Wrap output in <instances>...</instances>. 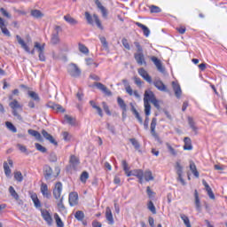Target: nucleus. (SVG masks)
I'll use <instances>...</instances> for the list:
<instances>
[{
    "instance_id": "obj_47",
    "label": "nucleus",
    "mask_w": 227,
    "mask_h": 227,
    "mask_svg": "<svg viewBox=\"0 0 227 227\" xmlns=\"http://www.w3.org/2000/svg\"><path fill=\"white\" fill-rule=\"evenodd\" d=\"M14 179L17 182H22V180H24V176H22V172H20V171L14 172Z\"/></svg>"
},
{
    "instance_id": "obj_32",
    "label": "nucleus",
    "mask_w": 227,
    "mask_h": 227,
    "mask_svg": "<svg viewBox=\"0 0 227 227\" xmlns=\"http://www.w3.org/2000/svg\"><path fill=\"white\" fill-rule=\"evenodd\" d=\"M117 104L121 107V109L123 111L122 115L127 113V104H125V101L121 98H117Z\"/></svg>"
},
{
    "instance_id": "obj_6",
    "label": "nucleus",
    "mask_w": 227,
    "mask_h": 227,
    "mask_svg": "<svg viewBox=\"0 0 227 227\" xmlns=\"http://www.w3.org/2000/svg\"><path fill=\"white\" fill-rule=\"evenodd\" d=\"M61 192H63V184H61V182H58L53 189V196L55 200H59L61 198Z\"/></svg>"
},
{
    "instance_id": "obj_21",
    "label": "nucleus",
    "mask_w": 227,
    "mask_h": 227,
    "mask_svg": "<svg viewBox=\"0 0 227 227\" xmlns=\"http://www.w3.org/2000/svg\"><path fill=\"white\" fill-rule=\"evenodd\" d=\"M41 192L43 196V198H51V192H49V186H47V184H41Z\"/></svg>"
},
{
    "instance_id": "obj_14",
    "label": "nucleus",
    "mask_w": 227,
    "mask_h": 227,
    "mask_svg": "<svg viewBox=\"0 0 227 227\" xmlns=\"http://www.w3.org/2000/svg\"><path fill=\"white\" fill-rule=\"evenodd\" d=\"M138 74L141 77H143L145 81H146V82H149V84H152V76L148 74V72L145 68L143 67L139 68Z\"/></svg>"
},
{
    "instance_id": "obj_24",
    "label": "nucleus",
    "mask_w": 227,
    "mask_h": 227,
    "mask_svg": "<svg viewBox=\"0 0 227 227\" xmlns=\"http://www.w3.org/2000/svg\"><path fill=\"white\" fill-rule=\"evenodd\" d=\"M64 20L67 22V24H70V26H77L79 24V21L75 20L74 17L70 16V14L64 16Z\"/></svg>"
},
{
    "instance_id": "obj_52",
    "label": "nucleus",
    "mask_w": 227,
    "mask_h": 227,
    "mask_svg": "<svg viewBox=\"0 0 227 227\" xmlns=\"http://www.w3.org/2000/svg\"><path fill=\"white\" fill-rule=\"evenodd\" d=\"M85 19L88 22V24H90V26H93V16L90 14V12H85Z\"/></svg>"
},
{
    "instance_id": "obj_60",
    "label": "nucleus",
    "mask_w": 227,
    "mask_h": 227,
    "mask_svg": "<svg viewBox=\"0 0 227 227\" xmlns=\"http://www.w3.org/2000/svg\"><path fill=\"white\" fill-rule=\"evenodd\" d=\"M17 148H19V150L21 152V153H27V148L26 147V145L18 144Z\"/></svg>"
},
{
    "instance_id": "obj_48",
    "label": "nucleus",
    "mask_w": 227,
    "mask_h": 227,
    "mask_svg": "<svg viewBox=\"0 0 227 227\" xmlns=\"http://www.w3.org/2000/svg\"><path fill=\"white\" fill-rule=\"evenodd\" d=\"M93 19L96 22V26L99 28V29H104V27L102 26V22H100V19H98V15L97 14H93Z\"/></svg>"
},
{
    "instance_id": "obj_25",
    "label": "nucleus",
    "mask_w": 227,
    "mask_h": 227,
    "mask_svg": "<svg viewBox=\"0 0 227 227\" xmlns=\"http://www.w3.org/2000/svg\"><path fill=\"white\" fill-rule=\"evenodd\" d=\"M188 125H190V129L194 132V134H198V126H196V122L194 119L191 116L188 117Z\"/></svg>"
},
{
    "instance_id": "obj_5",
    "label": "nucleus",
    "mask_w": 227,
    "mask_h": 227,
    "mask_svg": "<svg viewBox=\"0 0 227 227\" xmlns=\"http://www.w3.org/2000/svg\"><path fill=\"white\" fill-rule=\"evenodd\" d=\"M16 39L18 43L21 46L22 49L25 50L26 52H27L28 54H35V49H33L32 51L29 49V46H27V44L26 43V42H24L23 38L20 37V35H16Z\"/></svg>"
},
{
    "instance_id": "obj_56",
    "label": "nucleus",
    "mask_w": 227,
    "mask_h": 227,
    "mask_svg": "<svg viewBox=\"0 0 227 227\" xmlns=\"http://www.w3.org/2000/svg\"><path fill=\"white\" fill-rule=\"evenodd\" d=\"M134 45L137 49V53H141V52H144L143 51V46H141V43H139V42H134Z\"/></svg>"
},
{
    "instance_id": "obj_40",
    "label": "nucleus",
    "mask_w": 227,
    "mask_h": 227,
    "mask_svg": "<svg viewBox=\"0 0 227 227\" xmlns=\"http://www.w3.org/2000/svg\"><path fill=\"white\" fill-rule=\"evenodd\" d=\"M5 127L8 129V130L13 132L14 134L17 132V128L15 127V125H13V123L10 121L5 122Z\"/></svg>"
},
{
    "instance_id": "obj_26",
    "label": "nucleus",
    "mask_w": 227,
    "mask_h": 227,
    "mask_svg": "<svg viewBox=\"0 0 227 227\" xmlns=\"http://www.w3.org/2000/svg\"><path fill=\"white\" fill-rule=\"evenodd\" d=\"M28 134L32 136L33 137H35L36 141H43V138L42 137V135L40 132L35 130V129H28Z\"/></svg>"
},
{
    "instance_id": "obj_3",
    "label": "nucleus",
    "mask_w": 227,
    "mask_h": 227,
    "mask_svg": "<svg viewBox=\"0 0 227 227\" xmlns=\"http://www.w3.org/2000/svg\"><path fill=\"white\" fill-rule=\"evenodd\" d=\"M67 74H69L71 77H79L81 75V68H79L76 64H70L67 67Z\"/></svg>"
},
{
    "instance_id": "obj_36",
    "label": "nucleus",
    "mask_w": 227,
    "mask_h": 227,
    "mask_svg": "<svg viewBox=\"0 0 227 227\" xmlns=\"http://www.w3.org/2000/svg\"><path fill=\"white\" fill-rule=\"evenodd\" d=\"M34 47L35 49H36L37 52H39V54L41 52H45V43L40 44V43L35 42L34 43Z\"/></svg>"
},
{
    "instance_id": "obj_23",
    "label": "nucleus",
    "mask_w": 227,
    "mask_h": 227,
    "mask_svg": "<svg viewBox=\"0 0 227 227\" xmlns=\"http://www.w3.org/2000/svg\"><path fill=\"white\" fill-rule=\"evenodd\" d=\"M194 198H195V207L198 212L201 211V201L200 200V194L198 193V190L194 191Z\"/></svg>"
},
{
    "instance_id": "obj_59",
    "label": "nucleus",
    "mask_w": 227,
    "mask_h": 227,
    "mask_svg": "<svg viewBox=\"0 0 227 227\" xmlns=\"http://www.w3.org/2000/svg\"><path fill=\"white\" fill-rule=\"evenodd\" d=\"M102 106H103V109H104L105 113H106V114H108V116H111V110H109V106H107V103L103 102Z\"/></svg>"
},
{
    "instance_id": "obj_7",
    "label": "nucleus",
    "mask_w": 227,
    "mask_h": 227,
    "mask_svg": "<svg viewBox=\"0 0 227 227\" xmlns=\"http://www.w3.org/2000/svg\"><path fill=\"white\" fill-rule=\"evenodd\" d=\"M7 160L8 162H4V171L5 176H7V178H10V176H12V168H10V167L13 168V160H12V159H8Z\"/></svg>"
},
{
    "instance_id": "obj_22",
    "label": "nucleus",
    "mask_w": 227,
    "mask_h": 227,
    "mask_svg": "<svg viewBox=\"0 0 227 227\" xmlns=\"http://www.w3.org/2000/svg\"><path fill=\"white\" fill-rule=\"evenodd\" d=\"M106 217L109 222V224H114V218L113 217V211H111V207H107L106 208Z\"/></svg>"
},
{
    "instance_id": "obj_4",
    "label": "nucleus",
    "mask_w": 227,
    "mask_h": 227,
    "mask_svg": "<svg viewBox=\"0 0 227 227\" xmlns=\"http://www.w3.org/2000/svg\"><path fill=\"white\" fill-rule=\"evenodd\" d=\"M156 127H157V118H153L151 122V134L153 137H154L155 141H157V143H160V145H162V140L160 139L157 132H155Z\"/></svg>"
},
{
    "instance_id": "obj_27",
    "label": "nucleus",
    "mask_w": 227,
    "mask_h": 227,
    "mask_svg": "<svg viewBox=\"0 0 227 227\" xmlns=\"http://www.w3.org/2000/svg\"><path fill=\"white\" fill-rule=\"evenodd\" d=\"M190 171H192V175H194L196 178H200V172H198L196 164L192 160L190 161Z\"/></svg>"
},
{
    "instance_id": "obj_20",
    "label": "nucleus",
    "mask_w": 227,
    "mask_h": 227,
    "mask_svg": "<svg viewBox=\"0 0 227 227\" xmlns=\"http://www.w3.org/2000/svg\"><path fill=\"white\" fill-rule=\"evenodd\" d=\"M95 4L98 6V10H100L102 13V17L104 19H107V9L102 5V3H100V0H96Z\"/></svg>"
},
{
    "instance_id": "obj_33",
    "label": "nucleus",
    "mask_w": 227,
    "mask_h": 227,
    "mask_svg": "<svg viewBox=\"0 0 227 227\" xmlns=\"http://www.w3.org/2000/svg\"><path fill=\"white\" fill-rule=\"evenodd\" d=\"M175 168L176 170V175H183L184 167L182 166V160H176Z\"/></svg>"
},
{
    "instance_id": "obj_12",
    "label": "nucleus",
    "mask_w": 227,
    "mask_h": 227,
    "mask_svg": "<svg viewBox=\"0 0 227 227\" xmlns=\"http://www.w3.org/2000/svg\"><path fill=\"white\" fill-rule=\"evenodd\" d=\"M153 86H155L159 90V91L169 93V90H168V87L160 80H155L153 82Z\"/></svg>"
},
{
    "instance_id": "obj_8",
    "label": "nucleus",
    "mask_w": 227,
    "mask_h": 227,
    "mask_svg": "<svg viewBox=\"0 0 227 227\" xmlns=\"http://www.w3.org/2000/svg\"><path fill=\"white\" fill-rule=\"evenodd\" d=\"M151 61H153L159 72H160L161 74H164L166 72V68L164 67V66H162V62L157 57H151Z\"/></svg>"
},
{
    "instance_id": "obj_58",
    "label": "nucleus",
    "mask_w": 227,
    "mask_h": 227,
    "mask_svg": "<svg viewBox=\"0 0 227 227\" xmlns=\"http://www.w3.org/2000/svg\"><path fill=\"white\" fill-rule=\"evenodd\" d=\"M121 43L123 47L127 49V51H130V44L129 43V41L127 40V38H122Z\"/></svg>"
},
{
    "instance_id": "obj_64",
    "label": "nucleus",
    "mask_w": 227,
    "mask_h": 227,
    "mask_svg": "<svg viewBox=\"0 0 227 227\" xmlns=\"http://www.w3.org/2000/svg\"><path fill=\"white\" fill-rule=\"evenodd\" d=\"M62 136H63L64 141H70L71 136H70V134H69L68 132L64 131V132L62 133Z\"/></svg>"
},
{
    "instance_id": "obj_41",
    "label": "nucleus",
    "mask_w": 227,
    "mask_h": 227,
    "mask_svg": "<svg viewBox=\"0 0 227 227\" xmlns=\"http://www.w3.org/2000/svg\"><path fill=\"white\" fill-rule=\"evenodd\" d=\"M180 217H181L182 221L184 223V225L186 227H192L191 226V221L189 220V217L187 215H185L184 214H181Z\"/></svg>"
},
{
    "instance_id": "obj_62",
    "label": "nucleus",
    "mask_w": 227,
    "mask_h": 227,
    "mask_svg": "<svg viewBox=\"0 0 227 227\" xmlns=\"http://www.w3.org/2000/svg\"><path fill=\"white\" fill-rule=\"evenodd\" d=\"M49 160H50V162H57V160H58V156H56V153H51L50 154Z\"/></svg>"
},
{
    "instance_id": "obj_9",
    "label": "nucleus",
    "mask_w": 227,
    "mask_h": 227,
    "mask_svg": "<svg viewBox=\"0 0 227 227\" xmlns=\"http://www.w3.org/2000/svg\"><path fill=\"white\" fill-rule=\"evenodd\" d=\"M41 215L45 223H47L48 226H52V216L51 215V213L47 211V209L41 210Z\"/></svg>"
},
{
    "instance_id": "obj_45",
    "label": "nucleus",
    "mask_w": 227,
    "mask_h": 227,
    "mask_svg": "<svg viewBox=\"0 0 227 227\" xmlns=\"http://www.w3.org/2000/svg\"><path fill=\"white\" fill-rule=\"evenodd\" d=\"M147 208L152 212V214H157V208H155V205H153V202L150 200L147 204Z\"/></svg>"
},
{
    "instance_id": "obj_2",
    "label": "nucleus",
    "mask_w": 227,
    "mask_h": 227,
    "mask_svg": "<svg viewBox=\"0 0 227 227\" xmlns=\"http://www.w3.org/2000/svg\"><path fill=\"white\" fill-rule=\"evenodd\" d=\"M55 171H57V175L53 176L52 168H51V166L49 165H45L43 167V175L45 180H51V178H53V180H56V178H58V175H59V168H55Z\"/></svg>"
},
{
    "instance_id": "obj_42",
    "label": "nucleus",
    "mask_w": 227,
    "mask_h": 227,
    "mask_svg": "<svg viewBox=\"0 0 227 227\" xmlns=\"http://www.w3.org/2000/svg\"><path fill=\"white\" fill-rule=\"evenodd\" d=\"M54 217H55L57 227H65V223H63V221L61 220V217H59V215L55 214Z\"/></svg>"
},
{
    "instance_id": "obj_44",
    "label": "nucleus",
    "mask_w": 227,
    "mask_h": 227,
    "mask_svg": "<svg viewBox=\"0 0 227 227\" xmlns=\"http://www.w3.org/2000/svg\"><path fill=\"white\" fill-rule=\"evenodd\" d=\"M144 106L145 115L150 116V111H152V106H150V102L144 101Z\"/></svg>"
},
{
    "instance_id": "obj_57",
    "label": "nucleus",
    "mask_w": 227,
    "mask_h": 227,
    "mask_svg": "<svg viewBox=\"0 0 227 227\" xmlns=\"http://www.w3.org/2000/svg\"><path fill=\"white\" fill-rule=\"evenodd\" d=\"M65 120L67 121V123H69V125H75V119L68 115H65Z\"/></svg>"
},
{
    "instance_id": "obj_29",
    "label": "nucleus",
    "mask_w": 227,
    "mask_h": 227,
    "mask_svg": "<svg viewBox=\"0 0 227 227\" xmlns=\"http://www.w3.org/2000/svg\"><path fill=\"white\" fill-rule=\"evenodd\" d=\"M136 26H137V27L142 28L144 35L148 37L150 36V28H148V27L143 25V23H139V22H136Z\"/></svg>"
},
{
    "instance_id": "obj_18",
    "label": "nucleus",
    "mask_w": 227,
    "mask_h": 227,
    "mask_svg": "<svg viewBox=\"0 0 227 227\" xmlns=\"http://www.w3.org/2000/svg\"><path fill=\"white\" fill-rule=\"evenodd\" d=\"M0 29L5 36H12V34L10 33V30L6 27V23L4 22V20L0 17Z\"/></svg>"
},
{
    "instance_id": "obj_53",
    "label": "nucleus",
    "mask_w": 227,
    "mask_h": 227,
    "mask_svg": "<svg viewBox=\"0 0 227 227\" xmlns=\"http://www.w3.org/2000/svg\"><path fill=\"white\" fill-rule=\"evenodd\" d=\"M150 12L151 13H160L161 10L160 7L157 5H151Z\"/></svg>"
},
{
    "instance_id": "obj_39",
    "label": "nucleus",
    "mask_w": 227,
    "mask_h": 227,
    "mask_svg": "<svg viewBox=\"0 0 227 227\" xmlns=\"http://www.w3.org/2000/svg\"><path fill=\"white\" fill-rule=\"evenodd\" d=\"M31 15L35 19H42V17H43V13H42V11L36 9L31 11Z\"/></svg>"
},
{
    "instance_id": "obj_15",
    "label": "nucleus",
    "mask_w": 227,
    "mask_h": 227,
    "mask_svg": "<svg viewBox=\"0 0 227 227\" xmlns=\"http://www.w3.org/2000/svg\"><path fill=\"white\" fill-rule=\"evenodd\" d=\"M172 88L176 98H180V97H182V88L180 87L178 82H172Z\"/></svg>"
},
{
    "instance_id": "obj_54",
    "label": "nucleus",
    "mask_w": 227,
    "mask_h": 227,
    "mask_svg": "<svg viewBox=\"0 0 227 227\" xmlns=\"http://www.w3.org/2000/svg\"><path fill=\"white\" fill-rule=\"evenodd\" d=\"M36 150H38V152H41L42 153H45L47 152V148L43 147V145L35 143V144Z\"/></svg>"
},
{
    "instance_id": "obj_19",
    "label": "nucleus",
    "mask_w": 227,
    "mask_h": 227,
    "mask_svg": "<svg viewBox=\"0 0 227 227\" xmlns=\"http://www.w3.org/2000/svg\"><path fill=\"white\" fill-rule=\"evenodd\" d=\"M153 100H155V94H153V91L145 90L144 96V102H153Z\"/></svg>"
},
{
    "instance_id": "obj_31",
    "label": "nucleus",
    "mask_w": 227,
    "mask_h": 227,
    "mask_svg": "<svg viewBox=\"0 0 227 227\" xmlns=\"http://www.w3.org/2000/svg\"><path fill=\"white\" fill-rule=\"evenodd\" d=\"M184 150H192V141L189 137H185L184 139Z\"/></svg>"
},
{
    "instance_id": "obj_10",
    "label": "nucleus",
    "mask_w": 227,
    "mask_h": 227,
    "mask_svg": "<svg viewBox=\"0 0 227 227\" xmlns=\"http://www.w3.org/2000/svg\"><path fill=\"white\" fill-rule=\"evenodd\" d=\"M59 27H56L55 31L51 34V43L52 45H58L59 43Z\"/></svg>"
},
{
    "instance_id": "obj_13",
    "label": "nucleus",
    "mask_w": 227,
    "mask_h": 227,
    "mask_svg": "<svg viewBox=\"0 0 227 227\" xmlns=\"http://www.w3.org/2000/svg\"><path fill=\"white\" fill-rule=\"evenodd\" d=\"M68 201L70 207H75V205H77V203L79 202V195L77 194V192L69 193Z\"/></svg>"
},
{
    "instance_id": "obj_16",
    "label": "nucleus",
    "mask_w": 227,
    "mask_h": 227,
    "mask_svg": "<svg viewBox=\"0 0 227 227\" xmlns=\"http://www.w3.org/2000/svg\"><path fill=\"white\" fill-rule=\"evenodd\" d=\"M95 86L98 88V90H100V91H103L105 95H107L108 97H111V95H113V92H111V90H109V89H107V87H106L104 83L96 82Z\"/></svg>"
},
{
    "instance_id": "obj_50",
    "label": "nucleus",
    "mask_w": 227,
    "mask_h": 227,
    "mask_svg": "<svg viewBox=\"0 0 227 227\" xmlns=\"http://www.w3.org/2000/svg\"><path fill=\"white\" fill-rule=\"evenodd\" d=\"M74 217L75 219H77V221H82L84 219V212L76 211L74 214Z\"/></svg>"
},
{
    "instance_id": "obj_37",
    "label": "nucleus",
    "mask_w": 227,
    "mask_h": 227,
    "mask_svg": "<svg viewBox=\"0 0 227 227\" xmlns=\"http://www.w3.org/2000/svg\"><path fill=\"white\" fill-rule=\"evenodd\" d=\"M69 162L73 168H77V165L81 162L79 161V158H77L75 155H71Z\"/></svg>"
},
{
    "instance_id": "obj_38",
    "label": "nucleus",
    "mask_w": 227,
    "mask_h": 227,
    "mask_svg": "<svg viewBox=\"0 0 227 227\" xmlns=\"http://www.w3.org/2000/svg\"><path fill=\"white\" fill-rule=\"evenodd\" d=\"M145 177V182H150L153 180V175L152 174V171L146 170L145 172H143V178Z\"/></svg>"
},
{
    "instance_id": "obj_61",
    "label": "nucleus",
    "mask_w": 227,
    "mask_h": 227,
    "mask_svg": "<svg viewBox=\"0 0 227 227\" xmlns=\"http://www.w3.org/2000/svg\"><path fill=\"white\" fill-rule=\"evenodd\" d=\"M125 90H126V93L129 95V97H132L134 95V90H132V87H130V85H127L125 87Z\"/></svg>"
},
{
    "instance_id": "obj_34",
    "label": "nucleus",
    "mask_w": 227,
    "mask_h": 227,
    "mask_svg": "<svg viewBox=\"0 0 227 227\" xmlns=\"http://www.w3.org/2000/svg\"><path fill=\"white\" fill-rule=\"evenodd\" d=\"M9 106L12 110L22 109V105H20L17 99H13L11 103H9Z\"/></svg>"
},
{
    "instance_id": "obj_51",
    "label": "nucleus",
    "mask_w": 227,
    "mask_h": 227,
    "mask_svg": "<svg viewBox=\"0 0 227 227\" xmlns=\"http://www.w3.org/2000/svg\"><path fill=\"white\" fill-rule=\"evenodd\" d=\"M167 148L169 153H171V155H173L174 157H176V155H178V151L175 150V148H173V146L169 145L168 144L167 145Z\"/></svg>"
},
{
    "instance_id": "obj_1",
    "label": "nucleus",
    "mask_w": 227,
    "mask_h": 227,
    "mask_svg": "<svg viewBox=\"0 0 227 227\" xmlns=\"http://www.w3.org/2000/svg\"><path fill=\"white\" fill-rule=\"evenodd\" d=\"M121 166L126 176H136L137 177L139 184H143V169L130 170L129 163H127V160H125L121 161Z\"/></svg>"
},
{
    "instance_id": "obj_35",
    "label": "nucleus",
    "mask_w": 227,
    "mask_h": 227,
    "mask_svg": "<svg viewBox=\"0 0 227 227\" xmlns=\"http://www.w3.org/2000/svg\"><path fill=\"white\" fill-rule=\"evenodd\" d=\"M31 200L35 208H40V207H42V203H40V200L38 199V196L36 195V193H34L31 195Z\"/></svg>"
},
{
    "instance_id": "obj_49",
    "label": "nucleus",
    "mask_w": 227,
    "mask_h": 227,
    "mask_svg": "<svg viewBox=\"0 0 227 227\" xmlns=\"http://www.w3.org/2000/svg\"><path fill=\"white\" fill-rule=\"evenodd\" d=\"M129 141L134 146L135 150H139V148H141V145H139V142L136 138H130Z\"/></svg>"
},
{
    "instance_id": "obj_55",
    "label": "nucleus",
    "mask_w": 227,
    "mask_h": 227,
    "mask_svg": "<svg viewBox=\"0 0 227 227\" xmlns=\"http://www.w3.org/2000/svg\"><path fill=\"white\" fill-rule=\"evenodd\" d=\"M79 51L82 52V54H88V52H90V50H88V47L84 46V44H79Z\"/></svg>"
},
{
    "instance_id": "obj_17",
    "label": "nucleus",
    "mask_w": 227,
    "mask_h": 227,
    "mask_svg": "<svg viewBox=\"0 0 227 227\" xmlns=\"http://www.w3.org/2000/svg\"><path fill=\"white\" fill-rule=\"evenodd\" d=\"M42 135L43 137L46 138L47 141L51 142V145H54L55 146H58V142L54 139V137H52V135L49 134V132H47V130L43 129L42 130Z\"/></svg>"
},
{
    "instance_id": "obj_28",
    "label": "nucleus",
    "mask_w": 227,
    "mask_h": 227,
    "mask_svg": "<svg viewBox=\"0 0 227 227\" xmlns=\"http://www.w3.org/2000/svg\"><path fill=\"white\" fill-rule=\"evenodd\" d=\"M27 95L32 98V100H34V102H36V104H39L40 96L38 95V93L33 90H27Z\"/></svg>"
},
{
    "instance_id": "obj_46",
    "label": "nucleus",
    "mask_w": 227,
    "mask_h": 227,
    "mask_svg": "<svg viewBox=\"0 0 227 227\" xmlns=\"http://www.w3.org/2000/svg\"><path fill=\"white\" fill-rule=\"evenodd\" d=\"M9 192L11 194V196H12V198H14V200H19V193H17V192L15 191V188H13V186H10L9 187Z\"/></svg>"
},
{
    "instance_id": "obj_63",
    "label": "nucleus",
    "mask_w": 227,
    "mask_h": 227,
    "mask_svg": "<svg viewBox=\"0 0 227 227\" xmlns=\"http://www.w3.org/2000/svg\"><path fill=\"white\" fill-rule=\"evenodd\" d=\"M114 184H115V185H121V179L120 178V175H116L114 176Z\"/></svg>"
},
{
    "instance_id": "obj_43",
    "label": "nucleus",
    "mask_w": 227,
    "mask_h": 227,
    "mask_svg": "<svg viewBox=\"0 0 227 227\" xmlns=\"http://www.w3.org/2000/svg\"><path fill=\"white\" fill-rule=\"evenodd\" d=\"M88 178H90V174L87 171H83L80 176L81 182L86 184Z\"/></svg>"
},
{
    "instance_id": "obj_11",
    "label": "nucleus",
    "mask_w": 227,
    "mask_h": 227,
    "mask_svg": "<svg viewBox=\"0 0 227 227\" xmlns=\"http://www.w3.org/2000/svg\"><path fill=\"white\" fill-rule=\"evenodd\" d=\"M134 59H135L136 62L137 63V65L146 66V60L145 59V53L144 52L134 53Z\"/></svg>"
},
{
    "instance_id": "obj_30",
    "label": "nucleus",
    "mask_w": 227,
    "mask_h": 227,
    "mask_svg": "<svg viewBox=\"0 0 227 227\" xmlns=\"http://www.w3.org/2000/svg\"><path fill=\"white\" fill-rule=\"evenodd\" d=\"M48 107H51V109H54L58 113H65V108L58 104L49 103Z\"/></svg>"
}]
</instances>
